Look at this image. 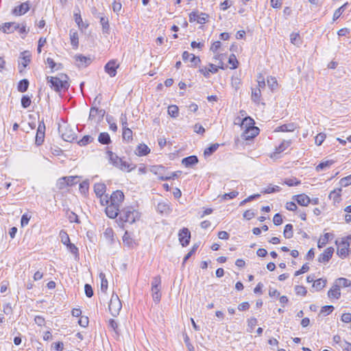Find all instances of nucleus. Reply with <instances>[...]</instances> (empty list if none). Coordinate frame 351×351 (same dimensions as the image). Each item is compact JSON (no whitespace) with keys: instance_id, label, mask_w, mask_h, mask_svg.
I'll use <instances>...</instances> for the list:
<instances>
[{"instance_id":"aec40b11","label":"nucleus","mask_w":351,"mask_h":351,"mask_svg":"<svg viewBox=\"0 0 351 351\" xmlns=\"http://www.w3.org/2000/svg\"><path fill=\"white\" fill-rule=\"evenodd\" d=\"M328 296L330 298L339 299L341 297V291L339 286L335 282L332 287L328 292Z\"/></svg>"},{"instance_id":"774afa93","label":"nucleus","mask_w":351,"mask_h":351,"mask_svg":"<svg viewBox=\"0 0 351 351\" xmlns=\"http://www.w3.org/2000/svg\"><path fill=\"white\" fill-rule=\"evenodd\" d=\"M334 310V307L332 305H326L322 308L321 313H325V315L330 314Z\"/></svg>"},{"instance_id":"7ed1b4c3","label":"nucleus","mask_w":351,"mask_h":351,"mask_svg":"<svg viewBox=\"0 0 351 351\" xmlns=\"http://www.w3.org/2000/svg\"><path fill=\"white\" fill-rule=\"evenodd\" d=\"M107 154L110 162L115 167L119 169L121 171H127L128 172L132 171L136 168L135 165L132 166L126 161L119 157L116 154L111 151H108Z\"/></svg>"},{"instance_id":"9d476101","label":"nucleus","mask_w":351,"mask_h":351,"mask_svg":"<svg viewBox=\"0 0 351 351\" xmlns=\"http://www.w3.org/2000/svg\"><path fill=\"white\" fill-rule=\"evenodd\" d=\"M124 199V194L121 191L117 190L112 193L110 197V203L120 207Z\"/></svg>"},{"instance_id":"9b49d317","label":"nucleus","mask_w":351,"mask_h":351,"mask_svg":"<svg viewBox=\"0 0 351 351\" xmlns=\"http://www.w3.org/2000/svg\"><path fill=\"white\" fill-rule=\"evenodd\" d=\"M119 64L115 60H110L104 66L105 71L110 76L114 77L117 75V69Z\"/></svg>"},{"instance_id":"7c9ffc66","label":"nucleus","mask_w":351,"mask_h":351,"mask_svg":"<svg viewBox=\"0 0 351 351\" xmlns=\"http://www.w3.org/2000/svg\"><path fill=\"white\" fill-rule=\"evenodd\" d=\"M29 82L28 80L23 79L19 81L18 86H17V90L19 92L24 93L27 91L29 87Z\"/></svg>"},{"instance_id":"864d4df0","label":"nucleus","mask_w":351,"mask_h":351,"mask_svg":"<svg viewBox=\"0 0 351 351\" xmlns=\"http://www.w3.org/2000/svg\"><path fill=\"white\" fill-rule=\"evenodd\" d=\"M60 237L61 239V241L62 243L64 244V245H66L67 243H70V239H69V237L68 235V234L66 233V231L62 230L60 232Z\"/></svg>"},{"instance_id":"1a4fd4ad","label":"nucleus","mask_w":351,"mask_h":351,"mask_svg":"<svg viewBox=\"0 0 351 351\" xmlns=\"http://www.w3.org/2000/svg\"><path fill=\"white\" fill-rule=\"evenodd\" d=\"M106 114L105 110L101 109L99 110L96 107H91L90 110V114H89V119L90 120H96L97 117V121L99 122L101 121Z\"/></svg>"},{"instance_id":"b1692460","label":"nucleus","mask_w":351,"mask_h":351,"mask_svg":"<svg viewBox=\"0 0 351 351\" xmlns=\"http://www.w3.org/2000/svg\"><path fill=\"white\" fill-rule=\"evenodd\" d=\"M258 132L259 129L257 127H254L252 129L244 131V138L245 140L253 138L258 134Z\"/></svg>"},{"instance_id":"ea45409f","label":"nucleus","mask_w":351,"mask_h":351,"mask_svg":"<svg viewBox=\"0 0 351 351\" xmlns=\"http://www.w3.org/2000/svg\"><path fill=\"white\" fill-rule=\"evenodd\" d=\"M291 43L296 46H300L301 45V38L299 34L298 33H292L290 35Z\"/></svg>"},{"instance_id":"cd10ccee","label":"nucleus","mask_w":351,"mask_h":351,"mask_svg":"<svg viewBox=\"0 0 351 351\" xmlns=\"http://www.w3.org/2000/svg\"><path fill=\"white\" fill-rule=\"evenodd\" d=\"M295 124L293 123H289L282 125L277 128L276 132H293L295 129Z\"/></svg>"},{"instance_id":"4d7b16f0","label":"nucleus","mask_w":351,"mask_h":351,"mask_svg":"<svg viewBox=\"0 0 351 351\" xmlns=\"http://www.w3.org/2000/svg\"><path fill=\"white\" fill-rule=\"evenodd\" d=\"M239 195V192L234 191L228 193H225L222 195L221 199L223 200L232 199L236 197Z\"/></svg>"},{"instance_id":"603ef678","label":"nucleus","mask_w":351,"mask_h":351,"mask_svg":"<svg viewBox=\"0 0 351 351\" xmlns=\"http://www.w3.org/2000/svg\"><path fill=\"white\" fill-rule=\"evenodd\" d=\"M157 209L161 213H167L170 210L169 205L166 203H159Z\"/></svg>"},{"instance_id":"c03bdc74","label":"nucleus","mask_w":351,"mask_h":351,"mask_svg":"<svg viewBox=\"0 0 351 351\" xmlns=\"http://www.w3.org/2000/svg\"><path fill=\"white\" fill-rule=\"evenodd\" d=\"M341 189H339L338 191L334 190L330 192L329 195L330 199H332L335 202H339L341 197Z\"/></svg>"},{"instance_id":"dca6fc26","label":"nucleus","mask_w":351,"mask_h":351,"mask_svg":"<svg viewBox=\"0 0 351 351\" xmlns=\"http://www.w3.org/2000/svg\"><path fill=\"white\" fill-rule=\"evenodd\" d=\"M29 10V3L28 1L22 3L20 5L16 7L12 13L16 16H21L25 14Z\"/></svg>"},{"instance_id":"338daca9","label":"nucleus","mask_w":351,"mask_h":351,"mask_svg":"<svg viewBox=\"0 0 351 351\" xmlns=\"http://www.w3.org/2000/svg\"><path fill=\"white\" fill-rule=\"evenodd\" d=\"M104 236L106 239H108L110 240L111 243H112L114 241V238H113V230L112 228H107L106 230H105V232H104Z\"/></svg>"},{"instance_id":"09e8293b","label":"nucleus","mask_w":351,"mask_h":351,"mask_svg":"<svg viewBox=\"0 0 351 351\" xmlns=\"http://www.w3.org/2000/svg\"><path fill=\"white\" fill-rule=\"evenodd\" d=\"M32 100L28 95H23L21 98V106L23 108H27L31 105Z\"/></svg>"},{"instance_id":"a211bd4d","label":"nucleus","mask_w":351,"mask_h":351,"mask_svg":"<svg viewBox=\"0 0 351 351\" xmlns=\"http://www.w3.org/2000/svg\"><path fill=\"white\" fill-rule=\"evenodd\" d=\"M18 28H19V24L14 22H10L4 23L2 27V30L5 34H10L14 32L15 30H17Z\"/></svg>"},{"instance_id":"2eb2a0df","label":"nucleus","mask_w":351,"mask_h":351,"mask_svg":"<svg viewBox=\"0 0 351 351\" xmlns=\"http://www.w3.org/2000/svg\"><path fill=\"white\" fill-rule=\"evenodd\" d=\"M339 245L337 250V254L341 258H345L348 254L350 243L347 241L342 240Z\"/></svg>"},{"instance_id":"58836bf2","label":"nucleus","mask_w":351,"mask_h":351,"mask_svg":"<svg viewBox=\"0 0 351 351\" xmlns=\"http://www.w3.org/2000/svg\"><path fill=\"white\" fill-rule=\"evenodd\" d=\"M123 139L128 142L132 140V131L129 128L123 129L122 133Z\"/></svg>"},{"instance_id":"4c0bfd02","label":"nucleus","mask_w":351,"mask_h":351,"mask_svg":"<svg viewBox=\"0 0 351 351\" xmlns=\"http://www.w3.org/2000/svg\"><path fill=\"white\" fill-rule=\"evenodd\" d=\"M280 191V187L278 186H272L271 184L269 185L267 188H265L261 191L262 193L269 194L273 193L276 192H279Z\"/></svg>"},{"instance_id":"393cba45","label":"nucleus","mask_w":351,"mask_h":351,"mask_svg":"<svg viewBox=\"0 0 351 351\" xmlns=\"http://www.w3.org/2000/svg\"><path fill=\"white\" fill-rule=\"evenodd\" d=\"M335 283L341 287H348V291L351 292V281L345 278H339L335 280Z\"/></svg>"},{"instance_id":"a878e982","label":"nucleus","mask_w":351,"mask_h":351,"mask_svg":"<svg viewBox=\"0 0 351 351\" xmlns=\"http://www.w3.org/2000/svg\"><path fill=\"white\" fill-rule=\"evenodd\" d=\"M150 152V149L145 144H140L136 149V154L139 156H146Z\"/></svg>"},{"instance_id":"4468645a","label":"nucleus","mask_w":351,"mask_h":351,"mask_svg":"<svg viewBox=\"0 0 351 351\" xmlns=\"http://www.w3.org/2000/svg\"><path fill=\"white\" fill-rule=\"evenodd\" d=\"M76 64L78 67H86L91 63L90 58L84 56L83 55H76L75 56Z\"/></svg>"},{"instance_id":"bb28decb","label":"nucleus","mask_w":351,"mask_h":351,"mask_svg":"<svg viewBox=\"0 0 351 351\" xmlns=\"http://www.w3.org/2000/svg\"><path fill=\"white\" fill-rule=\"evenodd\" d=\"M100 23L102 27V32L104 34H108L110 33V25H109V20L108 18L104 16H101L99 17Z\"/></svg>"},{"instance_id":"6e6552de","label":"nucleus","mask_w":351,"mask_h":351,"mask_svg":"<svg viewBox=\"0 0 351 351\" xmlns=\"http://www.w3.org/2000/svg\"><path fill=\"white\" fill-rule=\"evenodd\" d=\"M179 241L183 247L187 246L189 244L191 239V232L186 228H183L179 231L178 233Z\"/></svg>"},{"instance_id":"052dcab7","label":"nucleus","mask_w":351,"mask_h":351,"mask_svg":"<svg viewBox=\"0 0 351 351\" xmlns=\"http://www.w3.org/2000/svg\"><path fill=\"white\" fill-rule=\"evenodd\" d=\"M191 57L189 60L190 62H191L190 66H193V67L197 66L201 62L200 58L198 56H196L193 53L191 54Z\"/></svg>"},{"instance_id":"f8f14e48","label":"nucleus","mask_w":351,"mask_h":351,"mask_svg":"<svg viewBox=\"0 0 351 351\" xmlns=\"http://www.w3.org/2000/svg\"><path fill=\"white\" fill-rule=\"evenodd\" d=\"M119 206L117 205H113L110 203V204L106 208V213L107 216L111 219L116 218L120 213Z\"/></svg>"},{"instance_id":"69168bd1","label":"nucleus","mask_w":351,"mask_h":351,"mask_svg":"<svg viewBox=\"0 0 351 351\" xmlns=\"http://www.w3.org/2000/svg\"><path fill=\"white\" fill-rule=\"evenodd\" d=\"M326 138V134L324 133H319L318 134L315 138V144L317 145H321L322 143L324 142V141Z\"/></svg>"},{"instance_id":"423d86ee","label":"nucleus","mask_w":351,"mask_h":351,"mask_svg":"<svg viewBox=\"0 0 351 351\" xmlns=\"http://www.w3.org/2000/svg\"><path fill=\"white\" fill-rule=\"evenodd\" d=\"M59 132L61 134L62 138L67 142H71L75 138V133L69 127H59Z\"/></svg>"},{"instance_id":"412c9836","label":"nucleus","mask_w":351,"mask_h":351,"mask_svg":"<svg viewBox=\"0 0 351 351\" xmlns=\"http://www.w3.org/2000/svg\"><path fill=\"white\" fill-rule=\"evenodd\" d=\"M197 162L198 158L196 156L194 155L184 158L182 160V164L186 167H192L193 165H196Z\"/></svg>"},{"instance_id":"a19ab883","label":"nucleus","mask_w":351,"mask_h":351,"mask_svg":"<svg viewBox=\"0 0 351 351\" xmlns=\"http://www.w3.org/2000/svg\"><path fill=\"white\" fill-rule=\"evenodd\" d=\"M348 5V3H345L343 5H341L340 8H339L337 10H335L333 14V20L335 21L338 19L340 16L342 14V13L346 10V7Z\"/></svg>"},{"instance_id":"f257e3e1","label":"nucleus","mask_w":351,"mask_h":351,"mask_svg":"<svg viewBox=\"0 0 351 351\" xmlns=\"http://www.w3.org/2000/svg\"><path fill=\"white\" fill-rule=\"evenodd\" d=\"M47 80L50 87L57 93L67 90L70 86L68 76L65 74H60V77L47 76Z\"/></svg>"},{"instance_id":"0eeeda50","label":"nucleus","mask_w":351,"mask_h":351,"mask_svg":"<svg viewBox=\"0 0 351 351\" xmlns=\"http://www.w3.org/2000/svg\"><path fill=\"white\" fill-rule=\"evenodd\" d=\"M208 17V15L206 13L192 12L189 14V21L191 23L193 21H197L198 23L204 24L207 21Z\"/></svg>"},{"instance_id":"680f3d73","label":"nucleus","mask_w":351,"mask_h":351,"mask_svg":"<svg viewBox=\"0 0 351 351\" xmlns=\"http://www.w3.org/2000/svg\"><path fill=\"white\" fill-rule=\"evenodd\" d=\"M295 291L297 295L304 296L307 293L306 288L303 286L297 285L295 287Z\"/></svg>"},{"instance_id":"13d9d810","label":"nucleus","mask_w":351,"mask_h":351,"mask_svg":"<svg viewBox=\"0 0 351 351\" xmlns=\"http://www.w3.org/2000/svg\"><path fill=\"white\" fill-rule=\"evenodd\" d=\"M74 18H75V23L77 24V25L80 28H83V27L86 28L87 27V25H86V26L84 25L82 19L81 14L80 13H75Z\"/></svg>"},{"instance_id":"473e14b6","label":"nucleus","mask_w":351,"mask_h":351,"mask_svg":"<svg viewBox=\"0 0 351 351\" xmlns=\"http://www.w3.org/2000/svg\"><path fill=\"white\" fill-rule=\"evenodd\" d=\"M98 141L103 145H108L110 142V135L107 132H101L99 134Z\"/></svg>"},{"instance_id":"20e7f679","label":"nucleus","mask_w":351,"mask_h":351,"mask_svg":"<svg viewBox=\"0 0 351 351\" xmlns=\"http://www.w3.org/2000/svg\"><path fill=\"white\" fill-rule=\"evenodd\" d=\"M108 308L111 315L114 317L117 316L121 310L122 304L119 296L114 293L111 296Z\"/></svg>"},{"instance_id":"f3484780","label":"nucleus","mask_w":351,"mask_h":351,"mask_svg":"<svg viewBox=\"0 0 351 351\" xmlns=\"http://www.w3.org/2000/svg\"><path fill=\"white\" fill-rule=\"evenodd\" d=\"M293 199H295L298 204L302 206H306L309 203H311L310 197L304 193L294 195Z\"/></svg>"},{"instance_id":"4be33fe9","label":"nucleus","mask_w":351,"mask_h":351,"mask_svg":"<svg viewBox=\"0 0 351 351\" xmlns=\"http://www.w3.org/2000/svg\"><path fill=\"white\" fill-rule=\"evenodd\" d=\"M292 143L291 140H284L278 147H276L274 155L279 154L285 151Z\"/></svg>"},{"instance_id":"c9c22d12","label":"nucleus","mask_w":351,"mask_h":351,"mask_svg":"<svg viewBox=\"0 0 351 351\" xmlns=\"http://www.w3.org/2000/svg\"><path fill=\"white\" fill-rule=\"evenodd\" d=\"M332 234L330 233H326L323 237L320 238L317 243V247L319 248H322L326 245V244L328 242V240Z\"/></svg>"},{"instance_id":"c85d7f7f","label":"nucleus","mask_w":351,"mask_h":351,"mask_svg":"<svg viewBox=\"0 0 351 351\" xmlns=\"http://www.w3.org/2000/svg\"><path fill=\"white\" fill-rule=\"evenodd\" d=\"M71 44L74 49H77L79 45L78 34L76 31H70Z\"/></svg>"},{"instance_id":"e2e57ef3","label":"nucleus","mask_w":351,"mask_h":351,"mask_svg":"<svg viewBox=\"0 0 351 351\" xmlns=\"http://www.w3.org/2000/svg\"><path fill=\"white\" fill-rule=\"evenodd\" d=\"M285 183L289 186H298V184H300V181H299L297 178H293L287 179L285 181Z\"/></svg>"},{"instance_id":"49530a36","label":"nucleus","mask_w":351,"mask_h":351,"mask_svg":"<svg viewBox=\"0 0 351 351\" xmlns=\"http://www.w3.org/2000/svg\"><path fill=\"white\" fill-rule=\"evenodd\" d=\"M93 141V138L90 135L83 136L82 139L78 141V145L80 146H85L90 143Z\"/></svg>"},{"instance_id":"2f4dec72","label":"nucleus","mask_w":351,"mask_h":351,"mask_svg":"<svg viewBox=\"0 0 351 351\" xmlns=\"http://www.w3.org/2000/svg\"><path fill=\"white\" fill-rule=\"evenodd\" d=\"M219 143H214L210 145L208 147L205 149L204 152V155L205 157H208L211 156L214 152L217 151V149L219 148Z\"/></svg>"},{"instance_id":"79ce46f5","label":"nucleus","mask_w":351,"mask_h":351,"mask_svg":"<svg viewBox=\"0 0 351 351\" xmlns=\"http://www.w3.org/2000/svg\"><path fill=\"white\" fill-rule=\"evenodd\" d=\"M99 278L101 279V290L103 292H106L108 289V280L104 273L99 274Z\"/></svg>"},{"instance_id":"6e6d98bb","label":"nucleus","mask_w":351,"mask_h":351,"mask_svg":"<svg viewBox=\"0 0 351 351\" xmlns=\"http://www.w3.org/2000/svg\"><path fill=\"white\" fill-rule=\"evenodd\" d=\"M152 291L154 301L158 303L161 298L160 289H152Z\"/></svg>"},{"instance_id":"6ab92c4d","label":"nucleus","mask_w":351,"mask_h":351,"mask_svg":"<svg viewBox=\"0 0 351 351\" xmlns=\"http://www.w3.org/2000/svg\"><path fill=\"white\" fill-rule=\"evenodd\" d=\"M255 121L253 119L250 117H246L243 118L241 121V127L242 129H244L245 131L247 130L252 129L254 126Z\"/></svg>"},{"instance_id":"0e129e2a","label":"nucleus","mask_w":351,"mask_h":351,"mask_svg":"<svg viewBox=\"0 0 351 351\" xmlns=\"http://www.w3.org/2000/svg\"><path fill=\"white\" fill-rule=\"evenodd\" d=\"M340 184L342 186H348L351 184V174L340 180Z\"/></svg>"},{"instance_id":"ddd939ff","label":"nucleus","mask_w":351,"mask_h":351,"mask_svg":"<svg viewBox=\"0 0 351 351\" xmlns=\"http://www.w3.org/2000/svg\"><path fill=\"white\" fill-rule=\"evenodd\" d=\"M334 253V248L332 247L326 248L324 252L321 254L318 257V261L319 263H328Z\"/></svg>"},{"instance_id":"a18cd8bd","label":"nucleus","mask_w":351,"mask_h":351,"mask_svg":"<svg viewBox=\"0 0 351 351\" xmlns=\"http://www.w3.org/2000/svg\"><path fill=\"white\" fill-rule=\"evenodd\" d=\"M261 95V92L260 88L253 89L252 93V101L256 104H258L260 101Z\"/></svg>"},{"instance_id":"39448f33","label":"nucleus","mask_w":351,"mask_h":351,"mask_svg":"<svg viewBox=\"0 0 351 351\" xmlns=\"http://www.w3.org/2000/svg\"><path fill=\"white\" fill-rule=\"evenodd\" d=\"M45 124L44 123V121L42 120L39 121L35 138V144L37 146H40L43 143L45 139Z\"/></svg>"},{"instance_id":"de8ad7c7","label":"nucleus","mask_w":351,"mask_h":351,"mask_svg":"<svg viewBox=\"0 0 351 351\" xmlns=\"http://www.w3.org/2000/svg\"><path fill=\"white\" fill-rule=\"evenodd\" d=\"M123 243L128 245L129 247H132L134 244V241L130 237L128 232H125L123 237Z\"/></svg>"},{"instance_id":"37998d69","label":"nucleus","mask_w":351,"mask_h":351,"mask_svg":"<svg viewBox=\"0 0 351 351\" xmlns=\"http://www.w3.org/2000/svg\"><path fill=\"white\" fill-rule=\"evenodd\" d=\"M168 114L172 117H177L179 114L178 107L176 105H171L168 107Z\"/></svg>"},{"instance_id":"f03ea898","label":"nucleus","mask_w":351,"mask_h":351,"mask_svg":"<svg viewBox=\"0 0 351 351\" xmlns=\"http://www.w3.org/2000/svg\"><path fill=\"white\" fill-rule=\"evenodd\" d=\"M140 217V213L132 206H125L119 213V220L130 224L138 220Z\"/></svg>"},{"instance_id":"8fccbe9b","label":"nucleus","mask_w":351,"mask_h":351,"mask_svg":"<svg viewBox=\"0 0 351 351\" xmlns=\"http://www.w3.org/2000/svg\"><path fill=\"white\" fill-rule=\"evenodd\" d=\"M160 277L159 276L154 277L152 282V289H160Z\"/></svg>"},{"instance_id":"5701e85b","label":"nucleus","mask_w":351,"mask_h":351,"mask_svg":"<svg viewBox=\"0 0 351 351\" xmlns=\"http://www.w3.org/2000/svg\"><path fill=\"white\" fill-rule=\"evenodd\" d=\"M106 186L104 183H96L94 184V192L97 197H101L106 193Z\"/></svg>"},{"instance_id":"72a5a7b5","label":"nucleus","mask_w":351,"mask_h":351,"mask_svg":"<svg viewBox=\"0 0 351 351\" xmlns=\"http://www.w3.org/2000/svg\"><path fill=\"white\" fill-rule=\"evenodd\" d=\"M327 280L326 279L319 278L314 281L313 287L316 289L317 291H320L325 287Z\"/></svg>"},{"instance_id":"f704fd0d","label":"nucleus","mask_w":351,"mask_h":351,"mask_svg":"<svg viewBox=\"0 0 351 351\" xmlns=\"http://www.w3.org/2000/svg\"><path fill=\"white\" fill-rule=\"evenodd\" d=\"M284 237L286 239H291L293 236V226L291 223L287 224L283 232Z\"/></svg>"},{"instance_id":"c756f323","label":"nucleus","mask_w":351,"mask_h":351,"mask_svg":"<svg viewBox=\"0 0 351 351\" xmlns=\"http://www.w3.org/2000/svg\"><path fill=\"white\" fill-rule=\"evenodd\" d=\"M21 58H22L23 61L20 62L19 64H21L23 68H25L31 61V54L29 51H25L21 53Z\"/></svg>"},{"instance_id":"bf43d9fd","label":"nucleus","mask_w":351,"mask_h":351,"mask_svg":"<svg viewBox=\"0 0 351 351\" xmlns=\"http://www.w3.org/2000/svg\"><path fill=\"white\" fill-rule=\"evenodd\" d=\"M68 186V183H66V180L65 177L60 178L57 182V187L62 190Z\"/></svg>"},{"instance_id":"5fc2aeb1","label":"nucleus","mask_w":351,"mask_h":351,"mask_svg":"<svg viewBox=\"0 0 351 351\" xmlns=\"http://www.w3.org/2000/svg\"><path fill=\"white\" fill-rule=\"evenodd\" d=\"M228 63L231 65V69H237L239 64V62L236 58L234 54H231L229 57Z\"/></svg>"},{"instance_id":"e433bc0d","label":"nucleus","mask_w":351,"mask_h":351,"mask_svg":"<svg viewBox=\"0 0 351 351\" xmlns=\"http://www.w3.org/2000/svg\"><path fill=\"white\" fill-rule=\"evenodd\" d=\"M333 163L334 162L332 160H326L322 162L316 167L315 169L318 172L323 171L326 168H329Z\"/></svg>"},{"instance_id":"3c124183","label":"nucleus","mask_w":351,"mask_h":351,"mask_svg":"<svg viewBox=\"0 0 351 351\" xmlns=\"http://www.w3.org/2000/svg\"><path fill=\"white\" fill-rule=\"evenodd\" d=\"M257 324V319L255 317H251L247 319V331L252 332L254 327Z\"/></svg>"}]
</instances>
